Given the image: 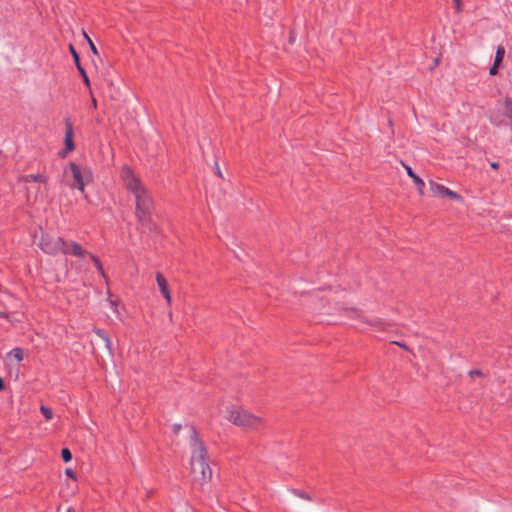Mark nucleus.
Wrapping results in <instances>:
<instances>
[{
	"label": "nucleus",
	"mask_w": 512,
	"mask_h": 512,
	"mask_svg": "<svg viewBox=\"0 0 512 512\" xmlns=\"http://www.w3.org/2000/svg\"><path fill=\"white\" fill-rule=\"evenodd\" d=\"M121 177L125 187L134 195L136 201L135 215L139 223L153 230L155 225L152 222L154 202L146 187L137 178L128 166H123Z\"/></svg>",
	"instance_id": "1"
},
{
	"label": "nucleus",
	"mask_w": 512,
	"mask_h": 512,
	"mask_svg": "<svg viewBox=\"0 0 512 512\" xmlns=\"http://www.w3.org/2000/svg\"><path fill=\"white\" fill-rule=\"evenodd\" d=\"M190 449V470L193 479L201 485L210 482L212 468L210 467L208 450L193 427L190 430Z\"/></svg>",
	"instance_id": "2"
},
{
	"label": "nucleus",
	"mask_w": 512,
	"mask_h": 512,
	"mask_svg": "<svg viewBox=\"0 0 512 512\" xmlns=\"http://www.w3.org/2000/svg\"><path fill=\"white\" fill-rule=\"evenodd\" d=\"M227 420L247 431H259L265 424L263 418L240 407H231L228 411Z\"/></svg>",
	"instance_id": "3"
},
{
	"label": "nucleus",
	"mask_w": 512,
	"mask_h": 512,
	"mask_svg": "<svg viewBox=\"0 0 512 512\" xmlns=\"http://www.w3.org/2000/svg\"><path fill=\"white\" fill-rule=\"evenodd\" d=\"M346 315L354 321V327L360 331L366 330L368 327L374 331L384 332L390 323L381 318H369L362 311L356 308H345Z\"/></svg>",
	"instance_id": "4"
},
{
	"label": "nucleus",
	"mask_w": 512,
	"mask_h": 512,
	"mask_svg": "<svg viewBox=\"0 0 512 512\" xmlns=\"http://www.w3.org/2000/svg\"><path fill=\"white\" fill-rule=\"evenodd\" d=\"M40 249L49 255H56L58 253L68 254V242L64 241L61 237H55L49 234L42 235L39 242Z\"/></svg>",
	"instance_id": "5"
},
{
	"label": "nucleus",
	"mask_w": 512,
	"mask_h": 512,
	"mask_svg": "<svg viewBox=\"0 0 512 512\" xmlns=\"http://www.w3.org/2000/svg\"><path fill=\"white\" fill-rule=\"evenodd\" d=\"M69 167L73 177L72 188L78 189L81 193L85 191V185L92 181V173L87 168H82L74 162L69 163Z\"/></svg>",
	"instance_id": "6"
},
{
	"label": "nucleus",
	"mask_w": 512,
	"mask_h": 512,
	"mask_svg": "<svg viewBox=\"0 0 512 512\" xmlns=\"http://www.w3.org/2000/svg\"><path fill=\"white\" fill-rule=\"evenodd\" d=\"M73 125L70 119L65 120V148L59 153L60 157L64 158L68 154V152H71L74 150V141H73Z\"/></svg>",
	"instance_id": "7"
},
{
	"label": "nucleus",
	"mask_w": 512,
	"mask_h": 512,
	"mask_svg": "<svg viewBox=\"0 0 512 512\" xmlns=\"http://www.w3.org/2000/svg\"><path fill=\"white\" fill-rule=\"evenodd\" d=\"M429 185H430L431 191L438 196L448 197V198H451V199L457 200V201L462 200V197L458 193L450 190L449 188L445 187L442 184H439L434 181H430Z\"/></svg>",
	"instance_id": "8"
},
{
	"label": "nucleus",
	"mask_w": 512,
	"mask_h": 512,
	"mask_svg": "<svg viewBox=\"0 0 512 512\" xmlns=\"http://www.w3.org/2000/svg\"><path fill=\"white\" fill-rule=\"evenodd\" d=\"M155 278H156V282H157V285H158V288H159L161 294L163 295L167 304L171 305L172 297H171V293H170V289H169V284H168L166 278L164 277V275L161 272H157L155 275Z\"/></svg>",
	"instance_id": "9"
},
{
	"label": "nucleus",
	"mask_w": 512,
	"mask_h": 512,
	"mask_svg": "<svg viewBox=\"0 0 512 512\" xmlns=\"http://www.w3.org/2000/svg\"><path fill=\"white\" fill-rule=\"evenodd\" d=\"M402 165L403 167L405 168L406 172H407V175L412 178V181L415 183V185L417 186L418 188V192L420 195H423L424 194V187H425V183L424 181L414 173V171L412 170V168L408 165H406L405 163L402 162Z\"/></svg>",
	"instance_id": "10"
},
{
	"label": "nucleus",
	"mask_w": 512,
	"mask_h": 512,
	"mask_svg": "<svg viewBox=\"0 0 512 512\" xmlns=\"http://www.w3.org/2000/svg\"><path fill=\"white\" fill-rule=\"evenodd\" d=\"M19 182L22 183H29V182H39V183H46L47 177L43 174H28V175H22L18 178Z\"/></svg>",
	"instance_id": "11"
},
{
	"label": "nucleus",
	"mask_w": 512,
	"mask_h": 512,
	"mask_svg": "<svg viewBox=\"0 0 512 512\" xmlns=\"http://www.w3.org/2000/svg\"><path fill=\"white\" fill-rule=\"evenodd\" d=\"M69 253L74 256L84 257L87 253L77 242H68Z\"/></svg>",
	"instance_id": "12"
},
{
	"label": "nucleus",
	"mask_w": 512,
	"mask_h": 512,
	"mask_svg": "<svg viewBox=\"0 0 512 512\" xmlns=\"http://www.w3.org/2000/svg\"><path fill=\"white\" fill-rule=\"evenodd\" d=\"M94 333L105 342L107 350L112 354V341L106 333L101 329H94Z\"/></svg>",
	"instance_id": "13"
},
{
	"label": "nucleus",
	"mask_w": 512,
	"mask_h": 512,
	"mask_svg": "<svg viewBox=\"0 0 512 512\" xmlns=\"http://www.w3.org/2000/svg\"><path fill=\"white\" fill-rule=\"evenodd\" d=\"M504 114L510 121V126L512 128V99L507 97L504 99Z\"/></svg>",
	"instance_id": "14"
},
{
	"label": "nucleus",
	"mask_w": 512,
	"mask_h": 512,
	"mask_svg": "<svg viewBox=\"0 0 512 512\" xmlns=\"http://www.w3.org/2000/svg\"><path fill=\"white\" fill-rule=\"evenodd\" d=\"M107 294H108V301L110 303V306H111L113 312L115 313L117 318L121 319V314L118 310V300L112 299V294L110 291H108Z\"/></svg>",
	"instance_id": "15"
},
{
	"label": "nucleus",
	"mask_w": 512,
	"mask_h": 512,
	"mask_svg": "<svg viewBox=\"0 0 512 512\" xmlns=\"http://www.w3.org/2000/svg\"><path fill=\"white\" fill-rule=\"evenodd\" d=\"M89 257L94 262L95 267H96L97 271L100 273V275L103 278H106V275H105L104 269L102 267V264H101L100 260L97 258V256H95L94 254L89 253Z\"/></svg>",
	"instance_id": "16"
},
{
	"label": "nucleus",
	"mask_w": 512,
	"mask_h": 512,
	"mask_svg": "<svg viewBox=\"0 0 512 512\" xmlns=\"http://www.w3.org/2000/svg\"><path fill=\"white\" fill-rule=\"evenodd\" d=\"M504 55H505V48L502 45L498 46L497 50H496L494 63H496V65H500L501 62L503 61Z\"/></svg>",
	"instance_id": "17"
},
{
	"label": "nucleus",
	"mask_w": 512,
	"mask_h": 512,
	"mask_svg": "<svg viewBox=\"0 0 512 512\" xmlns=\"http://www.w3.org/2000/svg\"><path fill=\"white\" fill-rule=\"evenodd\" d=\"M80 75L82 76L83 78V82L84 84L89 88V92L90 94L92 95V91H91V88H90V80H89V77L85 71V69L81 66V64H78V67H77Z\"/></svg>",
	"instance_id": "18"
},
{
	"label": "nucleus",
	"mask_w": 512,
	"mask_h": 512,
	"mask_svg": "<svg viewBox=\"0 0 512 512\" xmlns=\"http://www.w3.org/2000/svg\"><path fill=\"white\" fill-rule=\"evenodd\" d=\"M9 354L12 355L18 362L22 361L24 358V350L22 348H14Z\"/></svg>",
	"instance_id": "19"
},
{
	"label": "nucleus",
	"mask_w": 512,
	"mask_h": 512,
	"mask_svg": "<svg viewBox=\"0 0 512 512\" xmlns=\"http://www.w3.org/2000/svg\"><path fill=\"white\" fill-rule=\"evenodd\" d=\"M40 411L46 420H51L53 418V411L51 408L41 405Z\"/></svg>",
	"instance_id": "20"
},
{
	"label": "nucleus",
	"mask_w": 512,
	"mask_h": 512,
	"mask_svg": "<svg viewBox=\"0 0 512 512\" xmlns=\"http://www.w3.org/2000/svg\"><path fill=\"white\" fill-rule=\"evenodd\" d=\"M83 36L88 41L93 54L98 55V50H97L95 44L93 43V41L91 40V38L87 35V33L85 31H83Z\"/></svg>",
	"instance_id": "21"
},
{
	"label": "nucleus",
	"mask_w": 512,
	"mask_h": 512,
	"mask_svg": "<svg viewBox=\"0 0 512 512\" xmlns=\"http://www.w3.org/2000/svg\"><path fill=\"white\" fill-rule=\"evenodd\" d=\"M69 50L73 56L76 67H78V64H80L79 55L72 44L69 45Z\"/></svg>",
	"instance_id": "22"
},
{
	"label": "nucleus",
	"mask_w": 512,
	"mask_h": 512,
	"mask_svg": "<svg viewBox=\"0 0 512 512\" xmlns=\"http://www.w3.org/2000/svg\"><path fill=\"white\" fill-rule=\"evenodd\" d=\"M61 456L65 462H69L72 459V453L68 448L62 449Z\"/></svg>",
	"instance_id": "23"
},
{
	"label": "nucleus",
	"mask_w": 512,
	"mask_h": 512,
	"mask_svg": "<svg viewBox=\"0 0 512 512\" xmlns=\"http://www.w3.org/2000/svg\"><path fill=\"white\" fill-rule=\"evenodd\" d=\"M293 493H294L296 496H298V497H300V498H302V499H304V500H308V501H310V500H311L310 495H309V494H307V493H306V492H304V491H300V490H293Z\"/></svg>",
	"instance_id": "24"
},
{
	"label": "nucleus",
	"mask_w": 512,
	"mask_h": 512,
	"mask_svg": "<svg viewBox=\"0 0 512 512\" xmlns=\"http://www.w3.org/2000/svg\"><path fill=\"white\" fill-rule=\"evenodd\" d=\"M469 375L471 377H474V376H482V371L479 370V369H474V370H470L469 371Z\"/></svg>",
	"instance_id": "25"
},
{
	"label": "nucleus",
	"mask_w": 512,
	"mask_h": 512,
	"mask_svg": "<svg viewBox=\"0 0 512 512\" xmlns=\"http://www.w3.org/2000/svg\"><path fill=\"white\" fill-rule=\"evenodd\" d=\"M65 474H66L68 477H70V478H72V479L76 480V475H75V473H74V471H73L72 469L67 468V469L65 470Z\"/></svg>",
	"instance_id": "26"
},
{
	"label": "nucleus",
	"mask_w": 512,
	"mask_h": 512,
	"mask_svg": "<svg viewBox=\"0 0 512 512\" xmlns=\"http://www.w3.org/2000/svg\"><path fill=\"white\" fill-rule=\"evenodd\" d=\"M498 66L496 63L493 64V66L489 70L490 75H496L498 73Z\"/></svg>",
	"instance_id": "27"
},
{
	"label": "nucleus",
	"mask_w": 512,
	"mask_h": 512,
	"mask_svg": "<svg viewBox=\"0 0 512 512\" xmlns=\"http://www.w3.org/2000/svg\"><path fill=\"white\" fill-rule=\"evenodd\" d=\"M392 344H395L399 347H401L402 349L408 351L409 348L407 347V345L405 343H402V342H398V341H392Z\"/></svg>",
	"instance_id": "28"
},
{
	"label": "nucleus",
	"mask_w": 512,
	"mask_h": 512,
	"mask_svg": "<svg viewBox=\"0 0 512 512\" xmlns=\"http://www.w3.org/2000/svg\"><path fill=\"white\" fill-rule=\"evenodd\" d=\"M172 428H173V432L175 434H178L179 431L181 430V424H174Z\"/></svg>",
	"instance_id": "29"
},
{
	"label": "nucleus",
	"mask_w": 512,
	"mask_h": 512,
	"mask_svg": "<svg viewBox=\"0 0 512 512\" xmlns=\"http://www.w3.org/2000/svg\"><path fill=\"white\" fill-rule=\"evenodd\" d=\"M454 1V5H455V8L457 11H460L461 10V1L462 0H453Z\"/></svg>",
	"instance_id": "30"
},
{
	"label": "nucleus",
	"mask_w": 512,
	"mask_h": 512,
	"mask_svg": "<svg viewBox=\"0 0 512 512\" xmlns=\"http://www.w3.org/2000/svg\"><path fill=\"white\" fill-rule=\"evenodd\" d=\"M215 169H216V174H217L220 178H223L222 172H221V170H220V168H219L218 164H216Z\"/></svg>",
	"instance_id": "31"
},
{
	"label": "nucleus",
	"mask_w": 512,
	"mask_h": 512,
	"mask_svg": "<svg viewBox=\"0 0 512 512\" xmlns=\"http://www.w3.org/2000/svg\"><path fill=\"white\" fill-rule=\"evenodd\" d=\"M91 102H92V107H93L94 109H95V108H97V101H96V99H95L93 96H92V100H91Z\"/></svg>",
	"instance_id": "32"
},
{
	"label": "nucleus",
	"mask_w": 512,
	"mask_h": 512,
	"mask_svg": "<svg viewBox=\"0 0 512 512\" xmlns=\"http://www.w3.org/2000/svg\"><path fill=\"white\" fill-rule=\"evenodd\" d=\"M0 317L2 318H9V314L6 312H0Z\"/></svg>",
	"instance_id": "33"
},
{
	"label": "nucleus",
	"mask_w": 512,
	"mask_h": 512,
	"mask_svg": "<svg viewBox=\"0 0 512 512\" xmlns=\"http://www.w3.org/2000/svg\"><path fill=\"white\" fill-rule=\"evenodd\" d=\"M5 387L4 381L2 378H0V390H3Z\"/></svg>",
	"instance_id": "34"
},
{
	"label": "nucleus",
	"mask_w": 512,
	"mask_h": 512,
	"mask_svg": "<svg viewBox=\"0 0 512 512\" xmlns=\"http://www.w3.org/2000/svg\"><path fill=\"white\" fill-rule=\"evenodd\" d=\"M491 167H492L493 169H497V168H498V163H497V162H493V163H491Z\"/></svg>",
	"instance_id": "35"
},
{
	"label": "nucleus",
	"mask_w": 512,
	"mask_h": 512,
	"mask_svg": "<svg viewBox=\"0 0 512 512\" xmlns=\"http://www.w3.org/2000/svg\"><path fill=\"white\" fill-rule=\"evenodd\" d=\"M66 512H75L73 508H68Z\"/></svg>",
	"instance_id": "36"
}]
</instances>
